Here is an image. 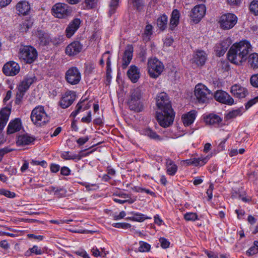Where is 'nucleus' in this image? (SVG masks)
I'll list each match as a JSON object with an SVG mask.
<instances>
[{
	"label": "nucleus",
	"instance_id": "a18cd8bd",
	"mask_svg": "<svg viewBox=\"0 0 258 258\" xmlns=\"http://www.w3.org/2000/svg\"><path fill=\"white\" fill-rule=\"evenodd\" d=\"M241 114V110L240 109H236L233 110L231 111H230L226 115V118L227 119H230L233 118H234L238 115H240Z\"/></svg>",
	"mask_w": 258,
	"mask_h": 258
},
{
	"label": "nucleus",
	"instance_id": "f704fd0d",
	"mask_svg": "<svg viewBox=\"0 0 258 258\" xmlns=\"http://www.w3.org/2000/svg\"><path fill=\"white\" fill-rule=\"evenodd\" d=\"M167 173L170 175H174L177 170V166L171 159L166 160Z\"/></svg>",
	"mask_w": 258,
	"mask_h": 258
},
{
	"label": "nucleus",
	"instance_id": "e433bc0d",
	"mask_svg": "<svg viewBox=\"0 0 258 258\" xmlns=\"http://www.w3.org/2000/svg\"><path fill=\"white\" fill-rule=\"evenodd\" d=\"M248 63L251 68L256 69L258 68V54L252 53L248 57Z\"/></svg>",
	"mask_w": 258,
	"mask_h": 258
},
{
	"label": "nucleus",
	"instance_id": "c756f323",
	"mask_svg": "<svg viewBox=\"0 0 258 258\" xmlns=\"http://www.w3.org/2000/svg\"><path fill=\"white\" fill-rule=\"evenodd\" d=\"M180 18V13L177 9H174L171 14L170 20L169 28L171 30H173L179 23Z\"/></svg>",
	"mask_w": 258,
	"mask_h": 258
},
{
	"label": "nucleus",
	"instance_id": "c03bdc74",
	"mask_svg": "<svg viewBox=\"0 0 258 258\" xmlns=\"http://www.w3.org/2000/svg\"><path fill=\"white\" fill-rule=\"evenodd\" d=\"M250 11L255 15H258V1H253L249 5Z\"/></svg>",
	"mask_w": 258,
	"mask_h": 258
},
{
	"label": "nucleus",
	"instance_id": "2f4dec72",
	"mask_svg": "<svg viewBox=\"0 0 258 258\" xmlns=\"http://www.w3.org/2000/svg\"><path fill=\"white\" fill-rule=\"evenodd\" d=\"M35 35L38 38L41 44L43 45H47L50 41L49 35L42 30H38Z\"/></svg>",
	"mask_w": 258,
	"mask_h": 258
},
{
	"label": "nucleus",
	"instance_id": "603ef678",
	"mask_svg": "<svg viewBox=\"0 0 258 258\" xmlns=\"http://www.w3.org/2000/svg\"><path fill=\"white\" fill-rule=\"evenodd\" d=\"M257 102H258V96L253 99H250L245 104L246 109H248L249 108H250Z\"/></svg>",
	"mask_w": 258,
	"mask_h": 258
},
{
	"label": "nucleus",
	"instance_id": "412c9836",
	"mask_svg": "<svg viewBox=\"0 0 258 258\" xmlns=\"http://www.w3.org/2000/svg\"><path fill=\"white\" fill-rule=\"evenodd\" d=\"M81 21L79 19H75L68 25L66 30L68 38L71 37L80 27Z\"/></svg>",
	"mask_w": 258,
	"mask_h": 258
},
{
	"label": "nucleus",
	"instance_id": "c85d7f7f",
	"mask_svg": "<svg viewBox=\"0 0 258 258\" xmlns=\"http://www.w3.org/2000/svg\"><path fill=\"white\" fill-rule=\"evenodd\" d=\"M34 141V139L28 135H22L18 137L17 144L19 146L30 144Z\"/></svg>",
	"mask_w": 258,
	"mask_h": 258
},
{
	"label": "nucleus",
	"instance_id": "20e7f679",
	"mask_svg": "<svg viewBox=\"0 0 258 258\" xmlns=\"http://www.w3.org/2000/svg\"><path fill=\"white\" fill-rule=\"evenodd\" d=\"M194 92L196 99L199 103H207L213 97L212 92L202 84H197Z\"/></svg>",
	"mask_w": 258,
	"mask_h": 258
},
{
	"label": "nucleus",
	"instance_id": "b1692460",
	"mask_svg": "<svg viewBox=\"0 0 258 258\" xmlns=\"http://www.w3.org/2000/svg\"><path fill=\"white\" fill-rule=\"evenodd\" d=\"M197 113L196 110H192L182 115L181 118L184 126H188L193 123L196 118Z\"/></svg>",
	"mask_w": 258,
	"mask_h": 258
},
{
	"label": "nucleus",
	"instance_id": "4d7b16f0",
	"mask_svg": "<svg viewBox=\"0 0 258 258\" xmlns=\"http://www.w3.org/2000/svg\"><path fill=\"white\" fill-rule=\"evenodd\" d=\"M159 241L162 248H166L169 247L170 242L166 239L164 238H160Z\"/></svg>",
	"mask_w": 258,
	"mask_h": 258
},
{
	"label": "nucleus",
	"instance_id": "13d9d810",
	"mask_svg": "<svg viewBox=\"0 0 258 258\" xmlns=\"http://www.w3.org/2000/svg\"><path fill=\"white\" fill-rule=\"evenodd\" d=\"M97 0H85V3L89 9L94 8L97 3Z\"/></svg>",
	"mask_w": 258,
	"mask_h": 258
},
{
	"label": "nucleus",
	"instance_id": "0e129e2a",
	"mask_svg": "<svg viewBox=\"0 0 258 258\" xmlns=\"http://www.w3.org/2000/svg\"><path fill=\"white\" fill-rule=\"evenodd\" d=\"M227 2L231 6H238L241 4V0H227Z\"/></svg>",
	"mask_w": 258,
	"mask_h": 258
},
{
	"label": "nucleus",
	"instance_id": "2eb2a0df",
	"mask_svg": "<svg viewBox=\"0 0 258 258\" xmlns=\"http://www.w3.org/2000/svg\"><path fill=\"white\" fill-rule=\"evenodd\" d=\"M76 98V94L72 91H67L62 96L59 101V105L62 108L69 107L74 101Z\"/></svg>",
	"mask_w": 258,
	"mask_h": 258
},
{
	"label": "nucleus",
	"instance_id": "c9c22d12",
	"mask_svg": "<svg viewBox=\"0 0 258 258\" xmlns=\"http://www.w3.org/2000/svg\"><path fill=\"white\" fill-rule=\"evenodd\" d=\"M168 17L163 14L157 20V24L158 28L162 31L164 30L167 27Z\"/></svg>",
	"mask_w": 258,
	"mask_h": 258
},
{
	"label": "nucleus",
	"instance_id": "09e8293b",
	"mask_svg": "<svg viewBox=\"0 0 258 258\" xmlns=\"http://www.w3.org/2000/svg\"><path fill=\"white\" fill-rule=\"evenodd\" d=\"M67 194V190L63 188H56L55 193L54 194L58 198L65 197Z\"/></svg>",
	"mask_w": 258,
	"mask_h": 258
},
{
	"label": "nucleus",
	"instance_id": "69168bd1",
	"mask_svg": "<svg viewBox=\"0 0 258 258\" xmlns=\"http://www.w3.org/2000/svg\"><path fill=\"white\" fill-rule=\"evenodd\" d=\"M61 173L63 175H69L70 174V170L68 167L64 166L61 169Z\"/></svg>",
	"mask_w": 258,
	"mask_h": 258
},
{
	"label": "nucleus",
	"instance_id": "4c0bfd02",
	"mask_svg": "<svg viewBox=\"0 0 258 258\" xmlns=\"http://www.w3.org/2000/svg\"><path fill=\"white\" fill-rule=\"evenodd\" d=\"M142 134L149 137L152 139H154L157 141H161L162 140L160 137L158 135L156 132L151 130L150 128H146L142 131Z\"/></svg>",
	"mask_w": 258,
	"mask_h": 258
},
{
	"label": "nucleus",
	"instance_id": "423d86ee",
	"mask_svg": "<svg viewBox=\"0 0 258 258\" xmlns=\"http://www.w3.org/2000/svg\"><path fill=\"white\" fill-rule=\"evenodd\" d=\"M131 97L128 101V104L131 110L136 112H140L143 109V106L140 100L142 94L140 89L137 88L131 92Z\"/></svg>",
	"mask_w": 258,
	"mask_h": 258
},
{
	"label": "nucleus",
	"instance_id": "864d4df0",
	"mask_svg": "<svg viewBox=\"0 0 258 258\" xmlns=\"http://www.w3.org/2000/svg\"><path fill=\"white\" fill-rule=\"evenodd\" d=\"M74 253L78 255L83 257V258H90L88 254L84 249H79L75 251Z\"/></svg>",
	"mask_w": 258,
	"mask_h": 258
},
{
	"label": "nucleus",
	"instance_id": "a19ab883",
	"mask_svg": "<svg viewBox=\"0 0 258 258\" xmlns=\"http://www.w3.org/2000/svg\"><path fill=\"white\" fill-rule=\"evenodd\" d=\"M119 0H111L110 4H109V10L108 14L109 16H111L112 14H113L118 7V4H119Z\"/></svg>",
	"mask_w": 258,
	"mask_h": 258
},
{
	"label": "nucleus",
	"instance_id": "774afa93",
	"mask_svg": "<svg viewBox=\"0 0 258 258\" xmlns=\"http://www.w3.org/2000/svg\"><path fill=\"white\" fill-rule=\"evenodd\" d=\"M0 247L7 249L9 248L10 245L6 240H3L0 241Z\"/></svg>",
	"mask_w": 258,
	"mask_h": 258
},
{
	"label": "nucleus",
	"instance_id": "0eeeda50",
	"mask_svg": "<svg viewBox=\"0 0 258 258\" xmlns=\"http://www.w3.org/2000/svg\"><path fill=\"white\" fill-rule=\"evenodd\" d=\"M174 116L173 110L161 111L156 113L157 120L163 127H167L173 123Z\"/></svg>",
	"mask_w": 258,
	"mask_h": 258
},
{
	"label": "nucleus",
	"instance_id": "5fc2aeb1",
	"mask_svg": "<svg viewBox=\"0 0 258 258\" xmlns=\"http://www.w3.org/2000/svg\"><path fill=\"white\" fill-rule=\"evenodd\" d=\"M89 138L88 136L80 138L76 140L77 143L80 146L84 145L88 140Z\"/></svg>",
	"mask_w": 258,
	"mask_h": 258
},
{
	"label": "nucleus",
	"instance_id": "f257e3e1",
	"mask_svg": "<svg viewBox=\"0 0 258 258\" xmlns=\"http://www.w3.org/2000/svg\"><path fill=\"white\" fill-rule=\"evenodd\" d=\"M251 51L250 43L246 40L234 44L227 53L228 60L232 63L239 65L245 61L248 53Z\"/></svg>",
	"mask_w": 258,
	"mask_h": 258
},
{
	"label": "nucleus",
	"instance_id": "bb28decb",
	"mask_svg": "<svg viewBox=\"0 0 258 258\" xmlns=\"http://www.w3.org/2000/svg\"><path fill=\"white\" fill-rule=\"evenodd\" d=\"M207 56L205 51L202 50L197 51L193 57L194 62L198 66H203L207 60Z\"/></svg>",
	"mask_w": 258,
	"mask_h": 258
},
{
	"label": "nucleus",
	"instance_id": "7ed1b4c3",
	"mask_svg": "<svg viewBox=\"0 0 258 258\" xmlns=\"http://www.w3.org/2000/svg\"><path fill=\"white\" fill-rule=\"evenodd\" d=\"M164 69L163 63L156 57L148 59L147 70L150 77L156 79L162 73Z\"/></svg>",
	"mask_w": 258,
	"mask_h": 258
},
{
	"label": "nucleus",
	"instance_id": "473e14b6",
	"mask_svg": "<svg viewBox=\"0 0 258 258\" xmlns=\"http://www.w3.org/2000/svg\"><path fill=\"white\" fill-rule=\"evenodd\" d=\"M209 159V158L208 156H207L204 158L201 157L198 158H194L190 160H186V162L188 165H193L196 166H202L205 165Z\"/></svg>",
	"mask_w": 258,
	"mask_h": 258
},
{
	"label": "nucleus",
	"instance_id": "4468645a",
	"mask_svg": "<svg viewBox=\"0 0 258 258\" xmlns=\"http://www.w3.org/2000/svg\"><path fill=\"white\" fill-rule=\"evenodd\" d=\"M215 100L222 103L231 105L234 103L233 99L225 91H217L214 95Z\"/></svg>",
	"mask_w": 258,
	"mask_h": 258
},
{
	"label": "nucleus",
	"instance_id": "6ab92c4d",
	"mask_svg": "<svg viewBox=\"0 0 258 258\" xmlns=\"http://www.w3.org/2000/svg\"><path fill=\"white\" fill-rule=\"evenodd\" d=\"M82 152H80L79 154H76L73 152H71L70 151H64L61 153L60 157L66 160H74L75 161H78L80 160L83 157L88 156L89 155V153H86V154H82Z\"/></svg>",
	"mask_w": 258,
	"mask_h": 258
},
{
	"label": "nucleus",
	"instance_id": "9b49d317",
	"mask_svg": "<svg viewBox=\"0 0 258 258\" xmlns=\"http://www.w3.org/2000/svg\"><path fill=\"white\" fill-rule=\"evenodd\" d=\"M67 81L71 85H76L79 83L81 79V73L76 67L69 69L66 73Z\"/></svg>",
	"mask_w": 258,
	"mask_h": 258
},
{
	"label": "nucleus",
	"instance_id": "9d476101",
	"mask_svg": "<svg viewBox=\"0 0 258 258\" xmlns=\"http://www.w3.org/2000/svg\"><path fill=\"white\" fill-rule=\"evenodd\" d=\"M156 105L161 111L173 110L169 97L165 92H161L157 95Z\"/></svg>",
	"mask_w": 258,
	"mask_h": 258
},
{
	"label": "nucleus",
	"instance_id": "1a4fd4ad",
	"mask_svg": "<svg viewBox=\"0 0 258 258\" xmlns=\"http://www.w3.org/2000/svg\"><path fill=\"white\" fill-rule=\"evenodd\" d=\"M52 15L59 19L65 18L71 15L72 10L70 7L64 3H57L51 9Z\"/></svg>",
	"mask_w": 258,
	"mask_h": 258
},
{
	"label": "nucleus",
	"instance_id": "8fccbe9b",
	"mask_svg": "<svg viewBox=\"0 0 258 258\" xmlns=\"http://www.w3.org/2000/svg\"><path fill=\"white\" fill-rule=\"evenodd\" d=\"M13 151H14L13 149H11L9 147H5L0 149V162L2 160L3 156L5 154Z\"/></svg>",
	"mask_w": 258,
	"mask_h": 258
},
{
	"label": "nucleus",
	"instance_id": "ea45409f",
	"mask_svg": "<svg viewBox=\"0 0 258 258\" xmlns=\"http://www.w3.org/2000/svg\"><path fill=\"white\" fill-rule=\"evenodd\" d=\"M84 102L85 100L80 102L77 104L75 110L73 111L71 114V116H72L73 117H75L82 108L83 110H85L88 109L90 107V105H86L83 108V105H82V104Z\"/></svg>",
	"mask_w": 258,
	"mask_h": 258
},
{
	"label": "nucleus",
	"instance_id": "a878e982",
	"mask_svg": "<svg viewBox=\"0 0 258 258\" xmlns=\"http://www.w3.org/2000/svg\"><path fill=\"white\" fill-rule=\"evenodd\" d=\"M11 113V110L4 108L0 111V131L3 130L6 125Z\"/></svg>",
	"mask_w": 258,
	"mask_h": 258
},
{
	"label": "nucleus",
	"instance_id": "f3484780",
	"mask_svg": "<svg viewBox=\"0 0 258 258\" xmlns=\"http://www.w3.org/2000/svg\"><path fill=\"white\" fill-rule=\"evenodd\" d=\"M231 43L232 41L230 38H227L222 40L215 47V50L216 52V55L218 56L223 55Z\"/></svg>",
	"mask_w": 258,
	"mask_h": 258
},
{
	"label": "nucleus",
	"instance_id": "f03ea898",
	"mask_svg": "<svg viewBox=\"0 0 258 258\" xmlns=\"http://www.w3.org/2000/svg\"><path fill=\"white\" fill-rule=\"evenodd\" d=\"M30 117L32 122L37 126L44 125L50 119L42 105H38L32 110Z\"/></svg>",
	"mask_w": 258,
	"mask_h": 258
},
{
	"label": "nucleus",
	"instance_id": "72a5a7b5",
	"mask_svg": "<svg viewBox=\"0 0 258 258\" xmlns=\"http://www.w3.org/2000/svg\"><path fill=\"white\" fill-rule=\"evenodd\" d=\"M205 121L211 125H218L222 121V118L216 114H211L205 119Z\"/></svg>",
	"mask_w": 258,
	"mask_h": 258
},
{
	"label": "nucleus",
	"instance_id": "37998d69",
	"mask_svg": "<svg viewBox=\"0 0 258 258\" xmlns=\"http://www.w3.org/2000/svg\"><path fill=\"white\" fill-rule=\"evenodd\" d=\"M184 218L186 221H195L197 220H199L198 216L197 213L193 212L186 213L184 215Z\"/></svg>",
	"mask_w": 258,
	"mask_h": 258
},
{
	"label": "nucleus",
	"instance_id": "aec40b11",
	"mask_svg": "<svg viewBox=\"0 0 258 258\" xmlns=\"http://www.w3.org/2000/svg\"><path fill=\"white\" fill-rule=\"evenodd\" d=\"M16 10L19 15H27L29 14L31 7L28 2L22 1L19 2L16 6Z\"/></svg>",
	"mask_w": 258,
	"mask_h": 258
},
{
	"label": "nucleus",
	"instance_id": "49530a36",
	"mask_svg": "<svg viewBox=\"0 0 258 258\" xmlns=\"http://www.w3.org/2000/svg\"><path fill=\"white\" fill-rule=\"evenodd\" d=\"M114 227L117 228L128 229L131 227V225L127 223H115L112 225Z\"/></svg>",
	"mask_w": 258,
	"mask_h": 258
},
{
	"label": "nucleus",
	"instance_id": "cd10ccee",
	"mask_svg": "<svg viewBox=\"0 0 258 258\" xmlns=\"http://www.w3.org/2000/svg\"><path fill=\"white\" fill-rule=\"evenodd\" d=\"M21 122L19 118H16L10 121L7 128L8 134H12L19 131L21 130Z\"/></svg>",
	"mask_w": 258,
	"mask_h": 258
},
{
	"label": "nucleus",
	"instance_id": "f8f14e48",
	"mask_svg": "<svg viewBox=\"0 0 258 258\" xmlns=\"http://www.w3.org/2000/svg\"><path fill=\"white\" fill-rule=\"evenodd\" d=\"M206 8L204 5L201 4L196 6L191 11V20L196 24L199 23L206 14Z\"/></svg>",
	"mask_w": 258,
	"mask_h": 258
},
{
	"label": "nucleus",
	"instance_id": "4be33fe9",
	"mask_svg": "<svg viewBox=\"0 0 258 258\" xmlns=\"http://www.w3.org/2000/svg\"><path fill=\"white\" fill-rule=\"evenodd\" d=\"M230 92L234 96L238 98H244L247 93V91L245 88L237 84L231 87Z\"/></svg>",
	"mask_w": 258,
	"mask_h": 258
},
{
	"label": "nucleus",
	"instance_id": "6e6d98bb",
	"mask_svg": "<svg viewBox=\"0 0 258 258\" xmlns=\"http://www.w3.org/2000/svg\"><path fill=\"white\" fill-rule=\"evenodd\" d=\"M153 27L150 24L146 25L144 31V34L147 36H151L152 34Z\"/></svg>",
	"mask_w": 258,
	"mask_h": 258
},
{
	"label": "nucleus",
	"instance_id": "39448f33",
	"mask_svg": "<svg viewBox=\"0 0 258 258\" xmlns=\"http://www.w3.org/2000/svg\"><path fill=\"white\" fill-rule=\"evenodd\" d=\"M20 59L27 63H31L37 57L36 50L31 46H24L20 48L18 53Z\"/></svg>",
	"mask_w": 258,
	"mask_h": 258
},
{
	"label": "nucleus",
	"instance_id": "a211bd4d",
	"mask_svg": "<svg viewBox=\"0 0 258 258\" xmlns=\"http://www.w3.org/2000/svg\"><path fill=\"white\" fill-rule=\"evenodd\" d=\"M82 45L79 41H74L66 48V53L69 56H74L81 52Z\"/></svg>",
	"mask_w": 258,
	"mask_h": 258
},
{
	"label": "nucleus",
	"instance_id": "338daca9",
	"mask_svg": "<svg viewBox=\"0 0 258 258\" xmlns=\"http://www.w3.org/2000/svg\"><path fill=\"white\" fill-rule=\"evenodd\" d=\"M50 170L52 172L56 173L59 170V166L57 164H52L50 166Z\"/></svg>",
	"mask_w": 258,
	"mask_h": 258
},
{
	"label": "nucleus",
	"instance_id": "3c124183",
	"mask_svg": "<svg viewBox=\"0 0 258 258\" xmlns=\"http://www.w3.org/2000/svg\"><path fill=\"white\" fill-rule=\"evenodd\" d=\"M251 85L254 87L258 88V75H254L251 77L250 79Z\"/></svg>",
	"mask_w": 258,
	"mask_h": 258
},
{
	"label": "nucleus",
	"instance_id": "ddd939ff",
	"mask_svg": "<svg viewBox=\"0 0 258 258\" xmlns=\"http://www.w3.org/2000/svg\"><path fill=\"white\" fill-rule=\"evenodd\" d=\"M20 70L19 64L14 61L7 62L3 68V73L8 76H14L19 73Z\"/></svg>",
	"mask_w": 258,
	"mask_h": 258
},
{
	"label": "nucleus",
	"instance_id": "bf43d9fd",
	"mask_svg": "<svg viewBox=\"0 0 258 258\" xmlns=\"http://www.w3.org/2000/svg\"><path fill=\"white\" fill-rule=\"evenodd\" d=\"M111 57L108 56L106 62V74L108 76L111 72Z\"/></svg>",
	"mask_w": 258,
	"mask_h": 258
},
{
	"label": "nucleus",
	"instance_id": "393cba45",
	"mask_svg": "<svg viewBox=\"0 0 258 258\" xmlns=\"http://www.w3.org/2000/svg\"><path fill=\"white\" fill-rule=\"evenodd\" d=\"M127 76L133 83H136L140 77V72L138 68L132 65L127 72Z\"/></svg>",
	"mask_w": 258,
	"mask_h": 258
},
{
	"label": "nucleus",
	"instance_id": "79ce46f5",
	"mask_svg": "<svg viewBox=\"0 0 258 258\" xmlns=\"http://www.w3.org/2000/svg\"><path fill=\"white\" fill-rule=\"evenodd\" d=\"M151 245L147 242L140 241H139V251L141 252H146L150 251Z\"/></svg>",
	"mask_w": 258,
	"mask_h": 258
},
{
	"label": "nucleus",
	"instance_id": "58836bf2",
	"mask_svg": "<svg viewBox=\"0 0 258 258\" xmlns=\"http://www.w3.org/2000/svg\"><path fill=\"white\" fill-rule=\"evenodd\" d=\"M44 253V250L43 248H41L37 245H34L32 248L29 249L26 252V255L30 256L32 253L36 255H41Z\"/></svg>",
	"mask_w": 258,
	"mask_h": 258
},
{
	"label": "nucleus",
	"instance_id": "de8ad7c7",
	"mask_svg": "<svg viewBox=\"0 0 258 258\" xmlns=\"http://www.w3.org/2000/svg\"><path fill=\"white\" fill-rule=\"evenodd\" d=\"M0 195H4L8 198H13L15 197L16 194L14 192H11L9 190L1 188L0 189Z\"/></svg>",
	"mask_w": 258,
	"mask_h": 258
},
{
	"label": "nucleus",
	"instance_id": "052dcab7",
	"mask_svg": "<svg viewBox=\"0 0 258 258\" xmlns=\"http://www.w3.org/2000/svg\"><path fill=\"white\" fill-rule=\"evenodd\" d=\"M126 216V213L124 211H122L119 213L117 215H113L112 217L114 220H119L122 219Z\"/></svg>",
	"mask_w": 258,
	"mask_h": 258
},
{
	"label": "nucleus",
	"instance_id": "7c9ffc66",
	"mask_svg": "<svg viewBox=\"0 0 258 258\" xmlns=\"http://www.w3.org/2000/svg\"><path fill=\"white\" fill-rule=\"evenodd\" d=\"M131 216L128 217L126 218L127 220H130L133 221H137V222H143L146 219H150V217H148L146 216L145 215L136 212H131L129 213Z\"/></svg>",
	"mask_w": 258,
	"mask_h": 258
},
{
	"label": "nucleus",
	"instance_id": "6e6552de",
	"mask_svg": "<svg viewBox=\"0 0 258 258\" xmlns=\"http://www.w3.org/2000/svg\"><path fill=\"white\" fill-rule=\"evenodd\" d=\"M238 18L232 13H226L222 15L219 21L220 28L223 30L232 29L237 23Z\"/></svg>",
	"mask_w": 258,
	"mask_h": 258
},
{
	"label": "nucleus",
	"instance_id": "e2e57ef3",
	"mask_svg": "<svg viewBox=\"0 0 258 258\" xmlns=\"http://www.w3.org/2000/svg\"><path fill=\"white\" fill-rule=\"evenodd\" d=\"M81 121L84 123H89L91 121V112L89 111L88 115L86 117H84L82 118Z\"/></svg>",
	"mask_w": 258,
	"mask_h": 258
},
{
	"label": "nucleus",
	"instance_id": "dca6fc26",
	"mask_svg": "<svg viewBox=\"0 0 258 258\" xmlns=\"http://www.w3.org/2000/svg\"><path fill=\"white\" fill-rule=\"evenodd\" d=\"M34 79L35 77H26L18 86V91L17 93V95L20 97H23L25 92L34 83Z\"/></svg>",
	"mask_w": 258,
	"mask_h": 258
},
{
	"label": "nucleus",
	"instance_id": "5701e85b",
	"mask_svg": "<svg viewBox=\"0 0 258 258\" xmlns=\"http://www.w3.org/2000/svg\"><path fill=\"white\" fill-rule=\"evenodd\" d=\"M133 47L127 46L125 49L122 57V69H125L131 62L133 58Z\"/></svg>",
	"mask_w": 258,
	"mask_h": 258
},
{
	"label": "nucleus",
	"instance_id": "680f3d73",
	"mask_svg": "<svg viewBox=\"0 0 258 258\" xmlns=\"http://www.w3.org/2000/svg\"><path fill=\"white\" fill-rule=\"evenodd\" d=\"M91 252L92 255L95 257H98L99 256H101L102 254H101V252L99 250L96 246H94L92 248Z\"/></svg>",
	"mask_w": 258,
	"mask_h": 258
}]
</instances>
